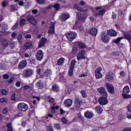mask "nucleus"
Segmentation results:
<instances>
[{
	"instance_id": "nucleus-56",
	"label": "nucleus",
	"mask_w": 131,
	"mask_h": 131,
	"mask_svg": "<svg viewBox=\"0 0 131 131\" xmlns=\"http://www.w3.org/2000/svg\"><path fill=\"white\" fill-rule=\"evenodd\" d=\"M16 94L14 93L12 96H11V100H12V101H15V100H16Z\"/></svg>"
},
{
	"instance_id": "nucleus-5",
	"label": "nucleus",
	"mask_w": 131,
	"mask_h": 131,
	"mask_svg": "<svg viewBox=\"0 0 131 131\" xmlns=\"http://www.w3.org/2000/svg\"><path fill=\"white\" fill-rule=\"evenodd\" d=\"M74 103L75 107H76V108H77L78 109H79V108H80V106L82 105V99L78 97H77L75 99Z\"/></svg>"
},
{
	"instance_id": "nucleus-39",
	"label": "nucleus",
	"mask_w": 131,
	"mask_h": 131,
	"mask_svg": "<svg viewBox=\"0 0 131 131\" xmlns=\"http://www.w3.org/2000/svg\"><path fill=\"white\" fill-rule=\"evenodd\" d=\"M79 49H85L86 46L84 43H80L78 45Z\"/></svg>"
},
{
	"instance_id": "nucleus-10",
	"label": "nucleus",
	"mask_w": 131,
	"mask_h": 131,
	"mask_svg": "<svg viewBox=\"0 0 131 131\" xmlns=\"http://www.w3.org/2000/svg\"><path fill=\"white\" fill-rule=\"evenodd\" d=\"M105 86L108 93H110V94H114V87H113L112 84L107 83L105 84Z\"/></svg>"
},
{
	"instance_id": "nucleus-33",
	"label": "nucleus",
	"mask_w": 131,
	"mask_h": 131,
	"mask_svg": "<svg viewBox=\"0 0 131 131\" xmlns=\"http://www.w3.org/2000/svg\"><path fill=\"white\" fill-rule=\"evenodd\" d=\"M32 45V43L31 42H27L25 44L24 47L26 50H28V49H29L31 47Z\"/></svg>"
},
{
	"instance_id": "nucleus-63",
	"label": "nucleus",
	"mask_w": 131,
	"mask_h": 131,
	"mask_svg": "<svg viewBox=\"0 0 131 131\" xmlns=\"http://www.w3.org/2000/svg\"><path fill=\"white\" fill-rule=\"evenodd\" d=\"M3 78H4L5 79H8L9 75H8L7 74L4 75H3Z\"/></svg>"
},
{
	"instance_id": "nucleus-48",
	"label": "nucleus",
	"mask_w": 131,
	"mask_h": 131,
	"mask_svg": "<svg viewBox=\"0 0 131 131\" xmlns=\"http://www.w3.org/2000/svg\"><path fill=\"white\" fill-rule=\"evenodd\" d=\"M18 25H19V23H16L12 28V30H15L17 27H18Z\"/></svg>"
},
{
	"instance_id": "nucleus-64",
	"label": "nucleus",
	"mask_w": 131,
	"mask_h": 131,
	"mask_svg": "<svg viewBox=\"0 0 131 131\" xmlns=\"http://www.w3.org/2000/svg\"><path fill=\"white\" fill-rule=\"evenodd\" d=\"M128 111L131 113V104H129L128 106Z\"/></svg>"
},
{
	"instance_id": "nucleus-35",
	"label": "nucleus",
	"mask_w": 131,
	"mask_h": 131,
	"mask_svg": "<svg viewBox=\"0 0 131 131\" xmlns=\"http://www.w3.org/2000/svg\"><path fill=\"white\" fill-rule=\"evenodd\" d=\"M95 76L97 79L102 78V77H103V74H102V73L95 72Z\"/></svg>"
},
{
	"instance_id": "nucleus-41",
	"label": "nucleus",
	"mask_w": 131,
	"mask_h": 131,
	"mask_svg": "<svg viewBox=\"0 0 131 131\" xmlns=\"http://www.w3.org/2000/svg\"><path fill=\"white\" fill-rule=\"evenodd\" d=\"M99 13V16H104V14H105V13H106V10L103 9L100 11Z\"/></svg>"
},
{
	"instance_id": "nucleus-21",
	"label": "nucleus",
	"mask_w": 131,
	"mask_h": 131,
	"mask_svg": "<svg viewBox=\"0 0 131 131\" xmlns=\"http://www.w3.org/2000/svg\"><path fill=\"white\" fill-rule=\"evenodd\" d=\"M107 34L110 36H116L117 35V32L114 30H110L107 31Z\"/></svg>"
},
{
	"instance_id": "nucleus-6",
	"label": "nucleus",
	"mask_w": 131,
	"mask_h": 131,
	"mask_svg": "<svg viewBox=\"0 0 131 131\" xmlns=\"http://www.w3.org/2000/svg\"><path fill=\"white\" fill-rule=\"evenodd\" d=\"M98 103L100 105H107L108 104V99H107V97H100L98 99Z\"/></svg>"
},
{
	"instance_id": "nucleus-50",
	"label": "nucleus",
	"mask_w": 131,
	"mask_h": 131,
	"mask_svg": "<svg viewBox=\"0 0 131 131\" xmlns=\"http://www.w3.org/2000/svg\"><path fill=\"white\" fill-rule=\"evenodd\" d=\"M77 18L78 20H80L81 18V13L80 12H78L77 14Z\"/></svg>"
},
{
	"instance_id": "nucleus-51",
	"label": "nucleus",
	"mask_w": 131,
	"mask_h": 131,
	"mask_svg": "<svg viewBox=\"0 0 131 131\" xmlns=\"http://www.w3.org/2000/svg\"><path fill=\"white\" fill-rule=\"evenodd\" d=\"M51 113H52L53 114H55V113H56V110H55V106H53L51 107Z\"/></svg>"
},
{
	"instance_id": "nucleus-49",
	"label": "nucleus",
	"mask_w": 131,
	"mask_h": 131,
	"mask_svg": "<svg viewBox=\"0 0 131 131\" xmlns=\"http://www.w3.org/2000/svg\"><path fill=\"white\" fill-rule=\"evenodd\" d=\"M47 130L48 131H54L53 130V126H51V125L47 126Z\"/></svg>"
},
{
	"instance_id": "nucleus-24",
	"label": "nucleus",
	"mask_w": 131,
	"mask_h": 131,
	"mask_svg": "<svg viewBox=\"0 0 131 131\" xmlns=\"http://www.w3.org/2000/svg\"><path fill=\"white\" fill-rule=\"evenodd\" d=\"M75 9L78 10V11H80V12H86V10L84 9H82L81 7H79L78 4H75L74 5Z\"/></svg>"
},
{
	"instance_id": "nucleus-61",
	"label": "nucleus",
	"mask_w": 131,
	"mask_h": 131,
	"mask_svg": "<svg viewBox=\"0 0 131 131\" xmlns=\"http://www.w3.org/2000/svg\"><path fill=\"white\" fill-rule=\"evenodd\" d=\"M76 52H77V49H76V48H74L72 50L73 54H76Z\"/></svg>"
},
{
	"instance_id": "nucleus-12",
	"label": "nucleus",
	"mask_w": 131,
	"mask_h": 131,
	"mask_svg": "<svg viewBox=\"0 0 131 131\" xmlns=\"http://www.w3.org/2000/svg\"><path fill=\"white\" fill-rule=\"evenodd\" d=\"M36 58L39 61H41L43 58V52L42 50H39L37 52Z\"/></svg>"
},
{
	"instance_id": "nucleus-1",
	"label": "nucleus",
	"mask_w": 131,
	"mask_h": 131,
	"mask_svg": "<svg viewBox=\"0 0 131 131\" xmlns=\"http://www.w3.org/2000/svg\"><path fill=\"white\" fill-rule=\"evenodd\" d=\"M28 105L23 102L19 103L17 105V109L20 111H23V112H25L28 110Z\"/></svg>"
},
{
	"instance_id": "nucleus-46",
	"label": "nucleus",
	"mask_w": 131,
	"mask_h": 131,
	"mask_svg": "<svg viewBox=\"0 0 131 131\" xmlns=\"http://www.w3.org/2000/svg\"><path fill=\"white\" fill-rule=\"evenodd\" d=\"M36 2L37 4H39V5H43V4H45V0H36Z\"/></svg>"
},
{
	"instance_id": "nucleus-31",
	"label": "nucleus",
	"mask_w": 131,
	"mask_h": 131,
	"mask_svg": "<svg viewBox=\"0 0 131 131\" xmlns=\"http://www.w3.org/2000/svg\"><path fill=\"white\" fill-rule=\"evenodd\" d=\"M73 69H74V67H71L69 70V76H72L73 75Z\"/></svg>"
},
{
	"instance_id": "nucleus-54",
	"label": "nucleus",
	"mask_w": 131,
	"mask_h": 131,
	"mask_svg": "<svg viewBox=\"0 0 131 131\" xmlns=\"http://www.w3.org/2000/svg\"><path fill=\"white\" fill-rule=\"evenodd\" d=\"M61 121L63 123H67V119L65 117H63L61 118Z\"/></svg>"
},
{
	"instance_id": "nucleus-19",
	"label": "nucleus",
	"mask_w": 131,
	"mask_h": 131,
	"mask_svg": "<svg viewBox=\"0 0 131 131\" xmlns=\"http://www.w3.org/2000/svg\"><path fill=\"white\" fill-rule=\"evenodd\" d=\"M84 116L86 118L88 119H91V118H93V116H94V114L90 111H87L84 113Z\"/></svg>"
},
{
	"instance_id": "nucleus-22",
	"label": "nucleus",
	"mask_w": 131,
	"mask_h": 131,
	"mask_svg": "<svg viewBox=\"0 0 131 131\" xmlns=\"http://www.w3.org/2000/svg\"><path fill=\"white\" fill-rule=\"evenodd\" d=\"M1 45L5 47V48H7L8 46H9V41L6 39H3L1 41Z\"/></svg>"
},
{
	"instance_id": "nucleus-32",
	"label": "nucleus",
	"mask_w": 131,
	"mask_h": 131,
	"mask_svg": "<svg viewBox=\"0 0 131 131\" xmlns=\"http://www.w3.org/2000/svg\"><path fill=\"white\" fill-rule=\"evenodd\" d=\"M18 10V7L17 5H11L10 6V11L11 12H14V11H16Z\"/></svg>"
},
{
	"instance_id": "nucleus-27",
	"label": "nucleus",
	"mask_w": 131,
	"mask_h": 131,
	"mask_svg": "<svg viewBox=\"0 0 131 131\" xmlns=\"http://www.w3.org/2000/svg\"><path fill=\"white\" fill-rule=\"evenodd\" d=\"M37 86L41 89H43V86H44V84L42 82V81H41V80L39 81L38 82V83H37Z\"/></svg>"
},
{
	"instance_id": "nucleus-15",
	"label": "nucleus",
	"mask_w": 131,
	"mask_h": 131,
	"mask_svg": "<svg viewBox=\"0 0 131 131\" xmlns=\"http://www.w3.org/2000/svg\"><path fill=\"white\" fill-rule=\"evenodd\" d=\"M89 33L93 36H96L98 33V30L96 28H93L90 30Z\"/></svg>"
},
{
	"instance_id": "nucleus-8",
	"label": "nucleus",
	"mask_w": 131,
	"mask_h": 131,
	"mask_svg": "<svg viewBox=\"0 0 131 131\" xmlns=\"http://www.w3.org/2000/svg\"><path fill=\"white\" fill-rule=\"evenodd\" d=\"M97 91L101 95H102L104 97H108V94L107 93V91L105 89L104 87H101L98 88Z\"/></svg>"
},
{
	"instance_id": "nucleus-30",
	"label": "nucleus",
	"mask_w": 131,
	"mask_h": 131,
	"mask_svg": "<svg viewBox=\"0 0 131 131\" xmlns=\"http://www.w3.org/2000/svg\"><path fill=\"white\" fill-rule=\"evenodd\" d=\"M17 38L18 42L20 44L22 43V42H23L22 40L23 39V37L22 36V34H18L17 37Z\"/></svg>"
},
{
	"instance_id": "nucleus-42",
	"label": "nucleus",
	"mask_w": 131,
	"mask_h": 131,
	"mask_svg": "<svg viewBox=\"0 0 131 131\" xmlns=\"http://www.w3.org/2000/svg\"><path fill=\"white\" fill-rule=\"evenodd\" d=\"M121 39H123V37H118L115 40V43H119V42L120 41V40H121Z\"/></svg>"
},
{
	"instance_id": "nucleus-57",
	"label": "nucleus",
	"mask_w": 131,
	"mask_h": 131,
	"mask_svg": "<svg viewBox=\"0 0 131 131\" xmlns=\"http://www.w3.org/2000/svg\"><path fill=\"white\" fill-rule=\"evenodd\" d=\"M17 36V33L13 32L11 34V37L14 38V37H16Z\"/></svg>"
},
{
	"instance_id": "nucleus-38",
	"label": "nucleus",
	"mask_w": 131,
	"mask_h": 131,
	"mask_svg": "<svg viewBox=\"0 0 131 131\" xmlns=\"http://www.w3.org/2000/svg\"><path fill=\"white\" fill-rule=\"evenodd\" d=\"M16 46H17V43L15 42H11L10 43L11 49H15V48H16Z\"/></svg>"
},
{
	"instance_id": "nucleus-34",
	"label": "nucleus",
	"mask_w": 131,
	"mask_h": 131,
	"mask_svg": "<svg viewBox=\"0 0 131 131\" xmlns=\"http://www.w3.org/2000/svg\"><path fill=\"white\" fill-rule=\"evenodd\" d=\"M7 131H13V127H12V123H8L7 124Z\"/></svg>"
},
{
	"instance_id": "nucleus-62",
	"label": "nucleus",
	"mask_w": 131,
	"mask_h": 131,
	"mask_svg": "<svg viewBox=\"0 0 131 131\" xmlns=\"http://www.w3.org/2000/svg\"><path fill=\"white\" fill-rule=\"evenodd\" d=\"M25 37L26 39H27V38H31V35H30V34L25 35Z\"/></svg>"
},
{
	"instance_id": "nucleus-45",
	"label": "nucleus",
	"mask_w": 131,
	"mask_h": 131,
	"mask_svg": "<svg viewBox=\"0 0 131 131\" xmlns=\"http://www.w3.org/2000/svg\"><path fill=\"white\" fill-rule=\"evenodd\" d=\"M53 7L56 10H59L60 9V5L59 4H55Z\"/></svg>"
},
{
	"instance_id": "nucleus-13",
	"label": "nucleus",
	"mask_w": 131,
	"mask_h": 131,
	"mask_svg": "<svg viewBox=\"0 0 131 131\" xmlns=\"http://www.w3.org/2000/svg\"><path fill=\"white\" fill-rule=\"evenodd\" d=\"M72 100L71 99H68L64 101L63 102V105L64 107H67L68 108H69V107H71L72 105Z\"/></svg>"
},
{
	"instance_id": "nucleus-7",
	"label": "nucleus",
	"mask_w": 131,
	"mask_h": 131,
	"mask_svg": "<svg viewBox=\"0 0 131 131\" xmlns=\"http://www.w3.org/2000/svg\"><path fill=\"white\" fill-rule=\"evenodd\" d=\"M26 19L30 22V23H31V24H33V25H36V19L33 17V16L31 15H28L26 17Z\"/></svg>"
},
{
	"instance_id": "nucleus-26",
	"label": "nucleus",
	"mask_w": 131,
	"mask_h": 131,
	"mask_svg": "<svg viewBox=\"0 0 131 131\" xmlns=\"http://www.w3.org/2000/svg\"><path fill=\"white\" fill-rule=\"evenodd\" d=\"M51 74H52V71H51L50 70L47 69L45 72V75L47 77L49 76H51Z\"/></svg>"
},
{
	"instance_id": "nucleus-9",
	"label": "nucleus",
	"mask_w": 131,
	"mask_h": 131,
	"mask_svg": "<svg viewBox=\"0 0 131 131\" xmlns=\"http://www.w3.org/2000/svg\"><path fill=\"white\" fill-rule=\"evenodd\" d=\"M101 40L105 43H108L109 42V38L107 36V34L105 32L102 33L101 35Z\"/></svg>"
},
{
	"instance_id": "nucleus-37",
	"label": "nucleus",
	"mask_w": 131,
	"mask_h": 131,
	"mask_svg": "<svg viewBox=\"0 0 131 131\" xmlns=\"http://www.w3.org/2000/svg\"><path fill=\"white\" fill-rule=\"evenodd\" d=\"M25 23H26V19H22L20 20V26H24L25 25Z\"/></svg>"
},
{
	"instance_id": "nucleus-44",
	"label": "nucleus",
	"mask_w": 131,
	"mask_h": 131,
	"mask_svg": "<svg viewBox=\"0 0 131 131\" xmlns=\"http://www.w3.org/2000/svg\"><path fill=\"white\" fill-rule=\"evenodd\" d=\"M59 80L61 82H66V79H65V78L63 76H61L60 77Z\"/></svg>"
},
{
	"instance_id": "nucleus-3",
	"label": "nucleus",
	"mask_w": 131,
	"mask_h": 131,
	"mask_svg": "<svg viewBox=\"0 0 131 131\" xmlns=\"http://www.w3.org/2000/svg\"><path fill=\"white\" fill-rule=\"evenodd\" d=\"M129 92V87H128V86H125L123 88V94H122V96L124 99H128V98L130 97V96L127 95V94H128Z\"/></svg>"
},
{
	"instance_id": "nucleus-60",
	"label": "nucleus",
	"mask_w": 131,
	"mask_h": 131,
	"mask_svg": "<svg viewBox=\"0 0 131 131\" xmlns=\"http://www.w3.org/2000/svg\"><path fill=\"white\" fill-rule=\"evenodd\" d=\"M8 110H9L8 109V108H7V107L4 108L3 110V113L4 114H6V113L8 112Z\"/></svg>"
},
{
	"instance_id": "nucleus-59",
	"label": "nucleus",
	"mask_w": 131,
	"mask_h": 131,
	"mask_svg": "<svg viewBox=\"0 0 131 131\" xmlns=\"http://www.w3.org/2000/svg\"><path fill=\"white\" fill-rule=\"evenodd\" d=\"M30 88V86L28 85H26L24 87V91H26L27 90H28V89H29Z\"/></svg>"
},
{
	"instance_id": "nucleus-28",
	"label": "nucleus",
	"mask_w": 131,
	"mask_h": 131,
	"mask_svg": "<svg viewBox=\"0 0 131 131\" xmlns=\"http://www.w3.org/2000/svg\"><path fill=\"white\" fill-rule=\"evenodd\" d=\"M52 90L53 92H59V86L57 84H54L52 85Z\"/></svg>"
},
{
	"instance_id": "nucleus-43",
	"label": "nucleus",
	"mask_w": 131,
	"mask_h": 131,
	"mask_svg": "<svg viewBox=\"0 0 131 131\" xmlns=\"http://www.w3.org/2000/svg\"><path fill=\"white\" fill-rule=\"evenodd\" d=\"M53 125H54V127L56 129H60V128H61V126L59 124H54Z\"/></svg>"
},
{
	"instance_id": "nucleus-11",
	"label": "nucleus",
	"mask_w": 131,
	"mask_h": 131,
	"mask_svg": "<svg viewBox=\"0 0 131 131\" xmlns=\"http://www.w3.org/2000/svg\"><path fill=\"white\" fill-rule=\"evenodd\" d=\"M85 51L84 50L81 51L77 55V60H81V59H85Z\"/></svg>"
},
{
	"instance_id": "nucleus-4",
	"label": "nucleus",
	"mask_w": 131,
	"mask_h": 131,
	"mask_svg": "<svg viewBox=\"0 0 131 131\" xmlns=\"http://www.w3.org/2000/svg\"><path fill=\"white\" fill-rule=\"evenodd\" d=\"M33 74V70L31 69H27L25 70L23 73V76L24 77H29V76H31Z\"/></svg>"
},
{
	"instance_id": "nucleus-52",
	"label": "nucleus",
	"mask_w": 131,
	"mask_h": 131,
	"mask_svg": "<svg viewBox=\"0 0 131 131\" xmlns=\"http://www.w3.org/2000/svg\"><path fill=\"white\" fill-rule=\"evenodd\" d=\"M102 70V67H100L95 70V72L100 73Z\"/></svg>"
},
{
	"instance_id": "nucleus-25",
	"label": "nucleus",
	"mask_w": 131,
	"mask_h": 131,
	"mask_svg": "<svg viewBox=\"0 0 131 131\" xmlns=\"http://www.w3.org/2000/svg\"><path fill=\"white\" fill-rule=\"evenodd\" d=\"M64 61H65V59L63 57H61L57 61V65H59L60 66L63 65V63H64Z\"/></svg>"
},
{
	"instance_id": "nucleus-23",
	"label": "nucleus",
	"mask_w": 131,
	"mask_h": 131,
	"mask_svg": "<svg viewBox=\"0 0 131 131\" xmlns=\"http://www.w3.org/2000/svg\"><path fill=\"white\" fill-rule=\"evenodd\" d=\"M95 110L98 114H101V113L103 112V108L100 105L97 106L95 108Z\"/></svg>"
},
{
	"instance_id": "nucleus-14",
	"label": "nucleus",
	"mask_w": 131,
	"mask_h": 131,
	"mask_svg": "<svg viewBox=\"0 0 131 131\" xmlns=\"http://www.w3.org/2000/svg\"><path fill=\"white\" fill-rule=\"evenodd\" d=\"M54 32H55V25L54 23H51L48 30V33L51 34V33H54Z\"/></svg>"
},
{
	"instance_id": "nucleus-17",
	"label": "nucleus",
	"mask_w": 131,
	"mask_h": 131,
	"mask_svg": "<svg viewBox=\"0 0 131 131\" xmlns=\"http://www.w3.org/2000/svg\"><path fill=\"white\" fill-rule=\"evenodd\" d=\"M113 77V74L112 72H109L108 73H106V79H107L108 81H111V80H113L114 79Z\"/></svg>"
},
{
	"instance_id": "nucleus-2",
	"label": "nucleus",
	"mask_w": 131,
	"mask_h": 131,
	"mask_svg": "<svg viewBox=\"0 0 131 131\" xmlns=\"http://www.w3.org/2000/svg\"><path fill=\"white\" fill-rule=\"evenodd\" d=\"M66 36L68 40L70 41H72L73 39H75L76 38L77 35L75 33H73V32H69L66 34Z\"/></svg>"
},
{
	"instance_id": "nucleus-36",
	"label": "nucleus",
	"mask_w": 131,
	"mask_h": 131,
	"mask_svg": "<svg viewBox=\"0 0 131 131\" xmlns=\"http://www.w3.org/2000/svg\"><path fill=\"white\" fill-rule=\"evenodd\" d=\"M27 66V62L25 60L21 61L18 66Z\"/></svg>"
},
{
	"instance_id": "nucleus-16",
	"label": "nucleus",
	"mask_w": 131,
	"mask_h": 131,
	"mask_svg": "<svg viewBox=\"0 0 131 131\" xmlns=\"http://www.w3.org/2000/svg\"><path fill=\"white\" fill-rule=\"evenodd\" d=\"M70 15L68 13H62L60 16V18L62 21H66L67 19H69Z\"/></svg>"
},
{
	"instance_id": "nucleus-40",
	"label": "nucleus",
	"mask_w": 131,
	"mask_h": 131,
	"mask_svg": "<svg viewBox=\"0 0 131 131\" xmlns=\"http://www.w3.org/2000/svg\"><path fill=\"white\" fill-rule=\"evenodd\" d=\"M81 94L82 97H83V98H86L87 95H86V92H85V91L82 90L81 91Z\"/></svg>"
},
{
	"instance_id": "nucleus-47",
	"label": "nucleus",
	"mask_w": 131,
	"mask_h": 131,
	"mask_svg": "<svg viewBox=\"0 0 131 131\" xmlns=\"http://www.w3.org/2000/svg\"><path fill=\"white\" fill-rule=\"evenodd\" d=\"M1 93L2 95H4V96H6L7 94H8V92H7L5 89L1 90Z\"/></svg>"
},
{
	"instance_id": "nucleus-58",
	"label": "nucleus",
	"mask_w": 131,
	"mask_h": 131,
	"mask_svg": "<svg viewBox=\"0 0 131 131\" xmlns=\"http://www.w3.org/2000/svg\"><path fill=\"white\" fill-rule=\"evenodd\" d=\"M15 85L17 86V88L20 87L21 86V82H20L19 81L16 82L15 83Z\"/></svg>"
},
{
	"instance_id": "nucleus-20",
	"label": "nucleus",
	"mask_w": 131,
	"mask_h": 131,
	"mask_svg": "<svg viewBox=\"0 0 131 131\" xmlns=\"http://www.w3.org/2000/svg\"><path fill=\"white\" fill-rule=\"evenodd\" d=\"M47 41V39L45 38H41L40 40V41L39 42L38 45V48H41V47H43L45 46V43H46Z\"/></svg>"
},
{
	"instance_id": "nucleus-55",
	"label": "nucleus",
	"mask_w": 131,
	"mask_h": 131,
	"mask_svg": "<svg viewBox=\"0 0 131 131\" xmlns=\"http://www.w3.org/2000/svg\"><path fill=\"white\" fill-rule=\"evenodd\" d=\"M76 63V61H75V60H72L71 62L70 65L71 66H74Z\"/></svg>"
},
{
	"instance_id": "nucleus-53",
	"label": "nucleus",
	"mask_w": 131,
	"mask_h": 131,
	"mask_svg": "<svg viewBox=\"0 0 131 131\" xmlns=\"http://www.w3.org/2000/svg\"><path fill=\"white\" fill-rule=\"evenodd\" d=\"M0 101L1 103H7V102H8V101L7 100V99L6 98H2L0 100Z\"/></svg>"
},
{
	"instance_id": "nucleus-18",
	"label": "nucleus",
	"mask_w": 131,
	"mask_h": 131,
	"mask_svg": "<svg viewBox=\"0 0 131 131\" xmlns=\"http://www.w3.org/2000/svg\"><path fill=\"white\" fill-rule=\"evenodd\" d=\"M8 29V25L6 24H2L0 25V32H4Z\"/></svg>"
},
{
	"instance_id": "nucleus-29",
	"label": "nucleus",
	"mask_w": 131,
	"mask_h": 131,
	"mask_svg": "<svg viewBox=\"0 0 131 131\" xmlns=\"http://www.w3.org/2000/svg\"><path fill=\"white\" fill-rule=\"evenodd\" d=\"M124 36L125 37V38H126V39H127L129 42V43H130L131 42V36L130 35H129V34L125 33L124 34Z\"/></svg>"
}]
</instances>
